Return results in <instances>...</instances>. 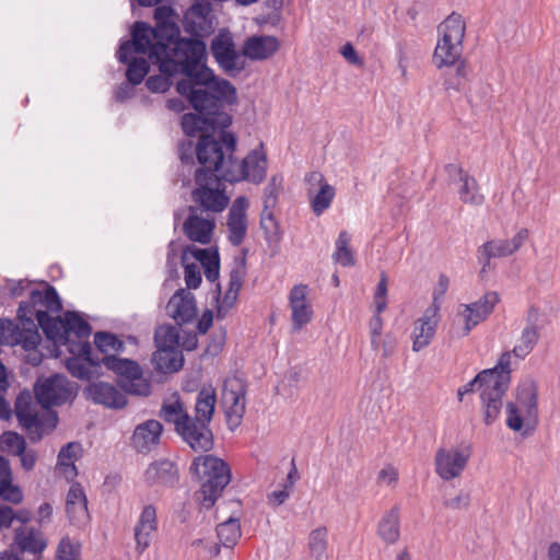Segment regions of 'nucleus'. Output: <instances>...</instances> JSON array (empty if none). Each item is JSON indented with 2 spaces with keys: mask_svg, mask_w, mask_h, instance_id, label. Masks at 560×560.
Listing matches in <instances>:
<instances>
[{
  "mask_svg": "<svg viewBox=\"0 0 560 560\" xmlns=\"http://www.w3.org/2000/svg\"><path fill=\"white\" fill-rule=\"evenodd\" d=\"M273 209L275 208L262 207L260 213V228L267 241H278L280 238V228L275 217Z\"/></svg>",
  "mask_w": 560,
  "mask_h": 560,
  "instance_id": "de8ad7c7",
  "label": "nucleus"
},
{
  "mask_svg": "<svg viewBox=\"0 0 560 560\" xmlns=\"http://www.w3.org/2000/svg\"><path fill=\"white\" fill-rule=\"evenodd\" d=\"M14 541L23 552L40 553L46 548V540L40 530L34 527H21L15 530Z\"/></svg>",
  "mask_w": 560,
  "mask_h": 560,
  "instance_id": "473e14b6",
  "label": "nucleus"
},
{
  "mask_svg": "<svg viewBox=\"0 0 560 560\" xmlns=\"http://www.w3.org/2000/svg\"><path fill=\"white\" fill-rule=\"evenodd\" d=\"M350 242L351 235L347 231H341L335 243L331 258L342 267H352L355 264L354 252L350 247Z\"/></svg>",
  "mask_w": 560,
  "mask_h": 560,
  "instance_id": "ea45409f",
  "label": "nucleus"
},
{
  "mask_svg": "<svg viewBox=\"0 0 560 560\" xmlns=\"http://www.w3.org/2000/svg\"><path fill=\"white\" fill-rule=\"evenodd\" d=\"M369 328L371 332V343L373 348H378L381 345V332L383 329L382 317H371L369 323Z\"/></svg>",
  "mask_w": 560,
  "mask_h": 560,
  "instance_id": "e2e57ef3",
  "label": "nucleus"
},
{
  "mask_svg": "<svg viewBox=\"0 0 560 560\" xmlns=\"http://www.w3.org/2000/svg\"><path fill=\"white\" fill-rule=\"evenodd\" d=\"M132 54L133 52H130L128 55V61L126 62L128 63V68L126 70V78L129 83L138 85L143 81V79L148 74L150 70V65L148 60L143 57L130 59V56Z\"/></svg>",
  "mask_w": 560,
  "mask_h": 560,
  "instance_id": "c03bdc74",
  "label": "nucleus"
},
{
  "mask_svg": "<svg viewBox=\"0 0 560 560\" xmlns=\"http://www.w3.org/2000/svg\"><path fill=\"white\" fill-rule=\"evenodd\" d=\"M0 498L10 503L18 504L23 500L20 487L13 485V475L10 462L0 455Z\"/></svg>",
  "mask_w": 560,
  "mask_h": 560,
  "instance_id": "72a5a7b5",
  "label": "nucleus"
},
{
  "mask_svg": "<svg viewBox=\"0 0 560 560\" xmlns=\"http://www.w3.org/2000/svg\"><path fill=\"white\" fill-rule=\"evenodd\" d=\"M176 91L186 97L197 112L182 117L185 135L214 131L228 128L232 124L230 114L223 110L224 104L233 105L237 101L235 86L225 79H218L211 69H203L186 75L176 83Z\"/></svg>",
  "mask_w": 560,
  "mask_h": 560,
  "instance_id": "f03ea898",
  "label": "nucleus"
},
{
  "mask_svg": "<svg viewBox=\"0 0 560 560\" xmlns=\"http://www.w3.org/2000/svg\"><path fill=\"white\" fill-rule=\"evenodd\" d=\"M377 479L380 482L386 485L396 483L398 479V471L394 466L387 465L378 472Z\"/></svg>",
  "mask_w": 560,
  "mask_h": 560,
  "instance_id": "774afa93",
  "label": "nucleus"
},
{
  "mask_svg": "<svg viewBox=\"0 0 560 560\" xmlns=\"http://www.w3.org/2000/svg\"><path fill=\"white\" fill-rule=\"evenodd\" d=\"M308 288L305 284L294 285L289 295L292 315H308V304L306 296Z\"/></svg>",
  "mask_w": 560,
  "mask_h": 560,
  "instance_id": "a18cd8bd",
  "label": "nucleus"
},
{
  "mask_svg": "<svg viewBox=\"0 0 560 560\" xmlns=\"http://www.w3.org/2000/svg\"><path fill=\"white\" fill-rule=\"evenodd\" d=\"M511 353L506 351L500 355L494 368L481 371L471 381L458 388L459 400L463 399L464 395L474 392L476 388L481 390L483 422L487 425L494 423L501 413L502 399L511 383Z\"/></svg>",
  "mask_w": 560,
  "mask_h": 560,
  "instance_id": "39448f33",
  "label": "nucleus"
},
{
  "mask_svg": "<svg viewBox=\"0 0 560 560\" xmlns=\"http://www.w3.org/2000/svg\"><path fill=\"white\" fill-rule=\"evenodd\" d=\"M177 325L180 331L179 349L187 351L195 350L198 346L197 332L190 326L180 325V322H178Z\"/></svg>",
  "mask_w": 560,
  "mask_h": 560,
  "instance_id": "4d7b16f0",
  "label": "nucleus"
},
{
  "mask_svg": "<svg viewBox=\"0 0 560 560\" xmlns=\"http://www.w3.org/2000/svg\"><path fill=\"white\" fill-rule=\"evenodd\" d=\"M217 534L223 547L233 548L242 535L240 520L230 516L217 526Z\"/></svg>",
  "mask_w": 560,
  "mask_h": 560,
  "instance_id": "a19ab883",
  "label": "nucleus"
},
{
  "mask_svg": "<svg viewBox=\"0 0 560 560\" xmlns=\"http://www.w3.org/2000/svg\"><path fill=\"white\" fill-rule=\"evenodd\" d=\"M438 327L436 317H419L413 323L412 329V350L418 352L425 347H428Z\"/></svg>",
  "mask_w": 560,
  "mask_h": 560,
  "instance_id": "f704fd0d",
  "label": "nucleus"
},
{
  "mask_svg": "<svg viewBox=\"0 0 560 560\" xmlns=\"http://www.w3.org/2000/svg\"><path fill=\"white\" fill-rule=\"evenodd\" d=\"M506 427L523 436L533 433L538 423V388L533 380L522 382L515 392V400L505 408Z\"/></svg>",
  "mask_w": 560,
  "mask_h": 560,
  "instance_id": "6e6552de",
  "label": "nucleus"
},
{
  "mask_svg": "<svg viewBox=\"0 0 560 560\" xmlns=\"http://www.w3.org/2000/svg\"><path fill=\"white\" fill-rule=\"evenodd\" d=\"M217 402L215 390L203 387L197 394L194 416L179 424L176 433L194 452H209L213 447V433L210 429Z\"/></svg>",
  "mask_w": 560,
  "mask_h": 560,
  "instance_id": "423d86ee",
  "label": "nucleus"
},
{
  "mask_svg": "<svg viewBox=\"0 0 560 560\" xmlns=\"http://www.w3.org/2000/svg\"><path fill=\"white\" fill-rule=\"evenodd\" d=\"M377 533L386 544H395L400 536L399 509L387 511L378 523Z\"/></svg>",
  "mask_w": 560,
  "mask_h": 560,
  "instance_id": "e433bc0d",
  "label": "nucleus"
},
{
  "mask_svg": "<svg viewBox=\"0 0 560 560\" xmlns=\"http://www.w3.org/2000/svg\"><path fill=\"white\" fill-rule=\"evenodd\" d=\"M34 394L37 404L45 409L61 406L74 396L72 384L61 374L38 377L34 385Z\"/></svg>",
  "mask_w": 560,
  "mask_h": 560,
  "instance_id": "2eb2a0df",
  "label": "nucleus"
},
{
  "mask_svg": "<svg viewBox=\"0 0 560 560\" xmlns=\"http://www.w3.org/2000/svg\"><path fill=\"white\" fill-rule=\"evenodd\" d=\"M159 416L166 422L174 424L175 432L179 428V424L186 421L190 416L185 408L184 402L180 400L177 394L174 395L173 400H164Z\"/></svg>",
  "mask_w": 560,
  "mask_h": 560,
  "instance_id": "4c0bfd02",
  "label": "nucleus"
},
{
  "mask_svg": "<svg viewBox=\"0 0 560 560\" xmlns=\"http://www.w3.org/2000/svg\"><path fill=\"white\" fill-rule=\"evenodd\" d=\"M221 173L206 165L195 171L196 187L191 191V198L206 212H222L229 203V197L220 187L221 180H224Z\"/></svg>",
  "mask_w": 560,
  "mask_h": 560,
  "instance_id": "9d476101",
  "label": "nucleus"
},
{
  "mask_svg": "<svg viewBox=\"0 0 560 560\" xmlns=\"http://www.w3.org/2000/svg\"><path fill=\"white\" fill-rule=\"evenodd\" d=\"M529 231L526 228L520 229L511 240H491L478 248L479 260L482 261L485 270L492 258H503L516 253L527 241Z\"/></svg>",
  "mask_w": 560,
  "mask_h": 560,
  "instance_id": "aec40b11",
  "label": "nucleus"
},
{
  "mask_svg": "<svg viewBox=\"0 0 560 560\" xmlns=\"http://www.w3.org/2000/svg\"><path fill=\"white\" fill-rule=\"evenodd\" d=\"M16 444V454L21 459V465L25 470H32L37 460V454L34 450L26 448V442L23 436H13Z\"/></svg>",
  "mask_w": 560,
  "mask_h": 560,
  "instance_id": "603ef678",
  "label": "nucleus"
},
{
  "mask_svg": "<svg viewBox=\"0 0 560 560\" xmlns=\"http://www.w3.org/2000/svg\"><path fill=\"white\" fill-rule=\"evenodd\" d=\"M100 362L119 377V385L125 393L142 397L151 394L150 381L143 376L142 369L136 361L105 354Z\"/></svg>",
  "mask_w": 560,
  "mask_h": 560,
  "instance_id": "ddd939ff",
  "label": "nucleus"
},
{
  "mask_svg": "<svg viewBox=\"0 0 560 560\" xmlns=\"http://www.w3.org/2000/svg\"><path fill=\"white\" fill-rule=\"evenodd\" d=\"M211 54L219 67L230 77H235L245 68V60L236 51L232 35L220 32L211 42Z\"/></svg>",
  "mask_w": 560,
  "mask_h": 560,
  "instance_id": "6ab92c4d",
  "label": "nucleus"
},
{
  "mask_svg": "<svg viewBox=\"0 0 560 560\" xmlns=\"http://www.w3.org/2000/svg\"><path fill=\"white\" fill-rule=\"evenodd\" d=\"M479 324L478 317H451L448 331L453 338H460Z\"/></svg>",
  "mask_w": 560,
  "mask_h": 560,
  "instance_id": "8fccbe9b",
  "label": "nucleus"
},
{
  "mask_svg": "<svg viewBox=\"0 0 560 560\" xmlns=\"http://www.w3.org/2000/svg\"><path fill=\"white\" fill-rule=\"evenodd\" d=\"M450 287V278L445 273H440L433 288L432 298L443 300Z\"/></svg>",
  "mask_w": 560,
  "mask_h": 560,
  "instance_id": "69168bd1",
  "label": "nucleus"
},
{
  "mask_svg": "<svg viewBox=\"0 0 560 560\" xmlns=\"http://www.w3.org/2000/svg\"><path fill=\"white\" fill-rule=\"evenodd\" d=\"M446 171L450 175H457L459 184L457 192L463 203L479 207L485 202V196L480 192L479 184L475 177L455 164H448Z\"/></svg>",
  "mask_w": 560,
  "mask_h": 560,
  "instance_id": "b1692460",
  "label": "nucleus"
},
{
  "mask_svg": "<svg viewBox=\"0 0 560 560\" xmlns=\"http://www.w3.org/2000/svg\"><path fill=\"white\" fill-rule=\"evenodd\" d=\"M221 402L228 427L231 430L236 429L241 424L246 409V387L242 380L233 377L224 382Z\"/></svg>",
  "mask_w": 560,
  "mask_h": 560,
  "instance_id": "f3484780",
  "label": "nucleus"
},
{
  "mask_svg": "<svg viewBox=\"0 0 560 560\" xmlns=\"http://www.w3.org/2000/svg\"><path fill=\"white\" fill-rule=\"evenodd\" d=\"M248 200L246 197H237L232 203L228 220L226 228L229 231V241L233 246H238L243 243L247 233V217L246 209Z\"/></svg>",
  "mask_w": 560,
  "mask_h": 560,
  "instance_id": "5701e85b",
  "label": "nucleus"
},
{
  "mask_svg": "<svg viewBox=\"0 0 560 560\" xmlns=\"http://www.w3.org/2000/svg\"><path fill=\"white\" fill-rule=\"evenodd\" d=\"M180 331L179 326L162 325L154 331L156 349H179Z\"/></svg>",
  "mask_w": 560,
  "mask_h": 560,
  "instance_id": "79ce46f5",
  "label": "nucleus"
},
{
  "mask_svg": "<svg viewBox=\"0 0 560 560\" xmlns=\"http://www.w3.org/2000/svg\"><path fill=\"white\" fill-rule=\"evenodd\" d=\"M327 536L328 530L325 526H319L310 533L308 547L316 559H322L326 553L328 546Z\"/></svg>",
  "mask_w": 560,
  "mask_h": 560,
  "instance_id": "49530a36",
  "label": "nucleus"
},
{
  "mask_svg": "<svg viewBox=\"0 0 560 560\" xmlns=\"http://www.w3.org/2000/svg\"><path fill=\"white\" fill-rule=\"evenodd\" d=\"M206 276V279L210 282H214L219 279L220 275V256L215 248H212L200 262Z\"/></svg>",
  "mask_w": 560,
  "mask_h": 560,
  "instance_id": "864d4df0",
  "label": "nucleus"
},
{
  "mask_svg": "<svg viewBox=\"0 0 560 560\" xmlns=\"http://www.w3.org/2000/svg\"><path fill=\"white\" fill-rule=\"evenodd\" d=\"M152 363L160 373H175L183 368L184 355L180 349L159 348L152 355Z\"/></svg>",
  "mask_w": 560,
  "mask_h": 560,
  "instance_id": "2f4dec72",
  "label": "nucleus"
},
{
  "mask_svg": "<svg viewBox=\"0 0 560 560\" xmlns=\"http://www.w3.org/2000/svg\"><path fill=\"white\" fill-rule=\"evenodd\" d=\"M156 529V509L152 504H148L142 509L135 526L136 550L138 553H142L150 546Z\"/></svg>",
  "mask_w": 560,
  "mask_h": 560,
  "instance_id": "bb28decb",
  "label": "nucleus"
},
{
  "mask_svg": "<svg viewBox=\"0 0 560 560\" xmlns=\"http://www.w3.org/2000/svg\"><path fill=\"white\" fill-rule=\"evenodd\" d=\"M36 317H0V346H22L25 350L35 349L39 341Z\"/></svg>",
  "mask_w": 560,
  "mask_h": 560,
  "instance_id": "4468645a",
  "label": "nucleus"
},
{
  "mask_svg": "<svg viewBox=\"0 0 560 560\" xmlns=\"http://www.w3.org/2000/svg\"><path fill=\"white\" fill-rule=\"evenodd\" d=\"M130 52L147 54L165 75L186 77L209 69L205 62L206 44L198 38H180L176 23L151 27L144 22H136L131 39L124 42L117 50L119 62H127Z\"/></svg>",
  "mask_w": 560,
  "mask_h": 560,
  "instance_id": "f257e3e1",
  "label": "nucleus"
},
{
  "mask_svg": "<svg viewBox=\"0 0 560 560\" xmlns=\"http://www.w3.org/2000/svg\"><path fill=\"white\" fill-rule=\"evenodd\" d=\"M499 301V294L494 291H489L478 301L463 306L465 307V311L470 313V315H488L494 311Z\"/></svg>",
  "mask_w": 560,
  "mask_h": 560,
  "instance_id": "37998d69",
  "label": "nucleus"
},
{
  "mask_svg": "<svg viewBox=\"0 0 560 560\" xmlns=\"http://www.w3.org/2000/svg\"><path fill=\"white\" fill-rule=\"evenodd\" d=\"M168 315H196L194 294L187 289L177 290L167 303Z\"/></svg>",
  "mask_w": 560,
  "mask_h": 560,
  "instance_id": "58836bf2",
  "label": "nucleus"
},
{
  "mask_svg": "<svg viewBox=\"0 0 560 560\" xmlns=\"http://www.w3.org/2000/svg\"><path fill=\"white\" fill-rule=\"evenodd\" d=\"M100 362L119 377V385L125 393L142 397L151 394L150 381L143 376L142 369L136 361L105 354Z\"/></svg>",
  "mask_w": 560,
  "mask_h": 560,
  "instance_id": "f8f14e48",
  "label": "nucleus"
},
{
  "mask_svg": "<svg viewBox=\"0 0 560 560\" xmlns=\"http://www.w3.org/2000/svg\"><path fill=\"white\" fill-rule=\"evenodd\" d=\"M386 295H387V277L385 273L381 275V279L377 283L373 304L375 306V311L380 314L386 308Z\"/></svg>",
  "mask_w": 560,
  "mask_h": 560,
  "instance_id": "bf43d9fd",
  "label": "nucleus"
},
{
  "mask_svg": "<svg viewBox=\"0 0 560 560\" xmlns=\"http://www.w3.org/2000/svg\"><path fill=\"white\" fill-rule=\"evenodd\" d=\"M246 275L245 260H241L230 272L229 289L218 301V313L228 312L236 302Z\"/></svg>",
  "mask_w": 560,
  "mask_h": 560,
  "instance_id": "7c9ffc66",
  "label": "nucleus"
},
{
  "mask_svg": "<svg viewBox=\"0 0 560 560\" xmlns=\"http://www.w3.org/2000/svg\"><path fill=\"white\" fill-rule=\"evenodd\" d=\"M46 338L62 353L65 347L71 357L66 359L69 373L79 380L89 381L92 376L91 366L97 365L91 358V345L88 338L91 327L84 317H36Z\"/></svg>",
  "mask_w": 560,
  "mask_h": 560,
  "instance_id": "20e7f679",
  "label": "nucleus"
},
{
  "mask_svg": "<svg viewBox=\"0 0 560 560\" xmlns=\"http://www.w3.org/2000/svg\"><path fill=\"white\" fill-rule=\"evenodd\" d=\"M190 471L201 481L196 499L203 509H211L224 488L231 481V471L228 464L212 455L198 456L191 464Z\"/></svg>",
  "mask_w": 560,
  "mask_h": 560,
  "instance_id": "0eeeda50",
  "label": "nucleus"
},
{
  "mask_svg": "<svg viewBox=\"0 0 560 560\" xmlns=\"http://www.w3.org/2000/svg\"><path fill=\"white\" fill-rule=\"evenodd\" d=\"M183 230L190 241L207 245L212 238L214 221L191 213L185 220Z\"/></svg>",
  "mask_w": 560,
  "mask_h": 560,
  "instance_id": "c756f323",
  "label": "nucleus"
},
{
  "mask_svg": "<svg viewBox=\"0 0 560 560\" xmlns=\"http://www.w3.org/2000/svg\"><path fill=\"white\" fill-rule=\"evenodd\" d=\"M144 479L150 486L174 488L179 481L177 465L170 459H159L149 465Z\"/></svg>",
  "mask_w": 560,
  "mask_h": 560,
  "instance_id": "a878e982",
  "label": "nucleus"
},
{
  "mask_svg": "<svg viewBox=\"0 0 560 560\" xmlns=\"http://www.w3.org/2000/svg\"><path fill=\"white\" fill-rule=\"evenodd\" d=\"M283 178L280 175H273L269 179L268 185L264 189V207L276 208L278 205V197L282 190Z\"/></svg>",
  "mask_w": 560,
  "mask_h": 560,
  "instance_id": "3c124183",
  "label": "nucleus"
},
{
  "mask_svg": "<svg viewBox=\"0 0 560 560\" xmlns=\"http://www.w3.org/2000/svg\"><path fill=\"white\" fill-rule=\"evenodd\" d=\"M66 511L70 522L83 525L89 521L88 499L80 483H73L66 498Z\"/></svg>",
  "mask_w": 560,
  "mask_h": 560,
  "instance_id": "cd10ccee",
  "label": "nucleus"
},
{
  "mask_svg": "<svg viewBox=\"0 0 560 560\" xmlns=\"http://www.w3.org/2000/svg\"><path fill=\"white\" fill-rule=\"evenodd\" d=\"M308 184V196L311 198V207L316 215H320L326 211L336 195L335 188L329 185L324 175L319 172H312L306 176Z\"/></svg>",
  "mask_w": 560,
  "mask_h": 560,
  "instance_id": "412c9836",
  "label": "nucleus"
},
{
  "mask_svg": "<svg viewBox=\"0 0 560 560\" xmlns=\"http://www.w3.org/2000/svg\"><path fill=\"white\" fill-rule=\"evenodd\" d=\"M212 11V5L209 0H195L189 9V15L206 21Z\"/></svg>",
  "mask_w": 560,
  "mask_h": 560,
  "instance_id": "052dcab7",
  "label": "nucleus"
},
{
  "mask_svg": "<svg viewBox=\"0 0 560 560\" xmlns=\"http://www.w3.org/2000/svg\"><path fill=\"white\" fill-rule=\"evenodd\" d=\"M163 425L160 421L150 419L139 423L131 435V446L141 454L150 453L159 445Z\"/></svg>",
  "mask_w": 560,
  "mask_h": 560,
  "instance_id": "4be33fe9",
  "label": "nucleus"
},
{
  "mask_svg": "<svg viewBox=\"0 0 560 560\" xmlns=\"http://www.w3.org/2000/svg\"><path fill=\"white\" fill-rule=\"evenodd\" d=\"M79 448V444L77 443H68L62 446L58 454V465L62 467L63 471L71 472L73 476L77 475V469L73 464V459L75 457L77 450Z\"/></svg>",
  "mask_w": 560,
  "mask_h": 560,
  "instance_id": "6e6d98bb",
  "label": "nucleus"
},
{
  "mask_svg": "<svg viewBox=\"0 0 560 560\" xmlns=\"http://www.w3.org/2000/svg\"><path fill=\"white\" fill-rule=\"evenodd\" d=\"M84 393L88 399L107 408L121 409L127 405L126 395L105 382L91 383Z\"/></svg>",
  "mask_w": 560,
  "mask_h": 560,
  "instance_id": "393cba45",
  "label": "nucleus"
},
{
  "mask_svg": "<svg viewBox=\"0 0 560 560\" xmlns=\"http://www.w3.org/2000/svg\"><path fill=\"white\" fill-rule=\"evenodd\" d=\"M171 84L172 82L170 81V79L164 75H151L145 81L147 88L154 93L166 92L170 89Z\"/></svg>",
  "mask_w": 560,
  "mask_h": 560,
  "instance_id": "680f3d73",
  "label": "nucleus"
},
{
  "mask_svg": "<svg viewBox=\"0 0 560 560\" xmlns=\"http://www.w3.org/2000/svg\"><path fill=\"white\" fill-rule=\"evenodd\" d=\"M470 456L471 448L469 445L451 448L441 447L436 451L434 458L435 472L446 481L457 478L465 470Z\"/></svg>",
  "mask_w": 560,
  "mask_h": 560,
  "instance_id": "a211bd4d",
  "label": "nucleus"
},
{
  "mask_svg": "<svg viewBox=\"0 0 560 560\" xmlns=\"http://www.w3.org/2000/svg\"><path fill=\"white\" fill-rule=\"evenodd\" d=\"M236 138L228 131L220 132V140L210 135H201L196 145V156L200 165L221 171L223 179L229 183L247 180L260 184L267 175L268 160L264 144L252 150L241 163L233 159Z\"/></svg>",
  "mask_w": 560,
  "mask_h": 560,
  "instance_id": "7ed1b4c3",
  "label": "nucleus"
},
{
  "mask_svg": "<svg viewBox=\"0 0 560 560\" xmlns=\"http://www.w3.org/2000/svg\"><path fill=\"white\" fill-rule=\"evenodd\" d=\"M539 326L534 320H528L527 325L523 328L517 343L514 346L511 355L513 354L520 360L525 359L535 348L539 340Z\"/></svg>",
  "mask_w": 560,
  "mask_h": 560,
  "instance_id": "c9c22d12",
  "label": "nucleus"
},
{
  "mask_svg": "<svg viewBox=\"0 0 560 560\" xmlns=\"http://www.w3.org/2000/svg\"><path fill=\"white\" fill-rule=\"evenodd\" d=\"M14 412L20 425L34 442L42 440L46 433L56 428L58 422L56 412L39 416L37 401H34L28 390L21 392L16 397Z\"/></svg>",
  "mask_w": 560,
  "mask_h": 560,
  "instance_id": "9b49d317",
  "label": "nucleus"
},
{
  "mask_svg": "<svg viewBox=\"0 0 560 560\" xmlns=\"http://www.w3.org/2000/svg\"><path fill=\"white\" fill-rule=\"evenodd\" d=\"M177 319L178 317H173ZM180 325L190 326L197 334L205 335L212 326L213 317H179Z\"/></svg>",
  "mask_w": 560,
  "mask_h": 560,
  "instance_id": "13d9d810",
  "label": "nucleus"
},
{
  "mask_svg": "<svg viewBox=\"0 0 560 560\" xmlns=\"http://www.w3.org/2000/svg\"><path fill=\"white\" fill-rule=\"evenodd\" d=\"M62 311V302L55 287L44 282L42 289H31L28 298L20 302L16 315H49Z\"/></svg>",
  "mask_w": 560,
  "mask_h": 560,
  "instance_id": "dca6fc26",
  "label": "nucleus"
},
{
  "mask_svg": "<svg viewBox=\"0 0 560 560\" xmlns=\"http://www.w3.org/2000/svg\"><path fill=\"white\" fill-rule=\"evenodd\" d=\"M94 343L104 355L109 351L121 352L124 350V342L110 332H96Z\"/></svg>",
  "mask_w": 560,
  "mask_h": 560,
  "instance_id": "09e8293b",
  "label": "nucleus"
},
{
  "mask_svg": "<svg viewBox=\"0 0 560 560\" xmlns=\"http://www.w3.org/2000/svg\"><path fill=\"white\" fill-rule=\"evenodd\" d=\"M470 502V497L468 493L460 492L455 498L448 499L444 501V505L452 510H459L467 508Z\"/></svg>",
  "mask_w": 560,
  "mask_h": 560,
  "instance_id": "338daca9",
  "label": "nucleus"
},
{
  "mask_svg": "<svg viewBox=\"0 0 560 560\" xmlns=\"http://www.w3.org/2000/svg\"><path fill=\"white\" fill-rule=\"evenodd\" d=\"M28 287L30 282L25 280H8L3 289L11 298H19Z\"/></svg>",
  "mask_w": 560,
  "mask_h": 560,
  "instance_id": "0e129e2a",
  "label": "nucleus"
},
{
  "mask_svg": "<svg viewBox=\"0 0 560 560\" xmlns=\"http://www.w3.org/2000/svg\"><path fill=\"white\" fill-rule=\"evenodd\" d=\"M466 24L462 15L452 13L440 25L433 61L438 68L455 66L463 52Z\"/></svg>",
  "mask_w": 560,
  "mask_h": 560,
  "instance_id": "1a4fd4ad",
  "label": "nucleus"
},
{
  "mask_svg": "<svg viewBox=\"0 0 560 560\" xmlns=\"http://www.w3.org/2000/svg\"><path fill=\"white\" fill-rule=\"evenodd\" d=\"M279 49V40L273 36H252L243 46V55L252 60H264Z\"/></svg>",
  "mask_w": 560,
  "mask_h": 560,
  "instance_id": "c85d7f7f",
  "label": "nucleus"
},
{
  "mask_svg": "<svg viewBox=\"0 0 560 560\" xmlns=\"http://www.w3.org/2000/svg\"><path fill=\"white\" fill-rule=\"evenodd\" d=\"M182 264L184 266L185 282L188 289H197L201 284L202 277L197 262L187 261V252L182 254Z\"/></svg>",
  "mask_w": 560,
  "mask_h": 560,
  "instance_id": "5fc2aeb1",
  "label": "nucleus"
}]
</instances>
